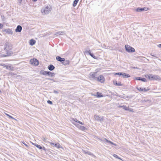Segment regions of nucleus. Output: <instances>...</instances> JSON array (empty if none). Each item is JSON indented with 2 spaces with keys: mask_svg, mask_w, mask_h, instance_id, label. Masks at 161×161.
I'll return each mask as SVG.
<instances>
[{
  "mask_svg": "<svg viewBox=\"0 0 161 161\" xmlns=\"http://www.w3.org/2000/svg\"><path fill=\"white\" fill-rule=\"evenodd\" d=\"M51 7L50 6H47L43 7L41 9V12L43 15H46L51 11Z\"/></svg>",
  "mask_w": 161,
  "mask_h": 161,
  "instance_id": "f257e3e1",
  "label": "nucleus"
},
{
  "mask_svg": "<svg viewBox=\"0 0 161 161\" xmlns=\"http://www.w3.org/2000/svg\"><path fill=\"white\" fill-rule=\"evenodd\" d=\"M149 79L151 80H154L160 81L161 80V78L160 76L158 75L151 74V76H150Z\"/></svg>",
  "mask_w": 161,
  "mask_h": 161,
  "instance_id": "f03ea898",
  "label": "nucleus"
},
{
  "mask_svg": "<svg viewBox=\"0 0 161 161\" xmlns=\"http://www.w3.org/2000/svg\"><path fill=\"white\" fill-rule=\"evenodd\" d=\"M97 72H91L89 74V76L91 79L96 80L97 79Z\"/></svg>",
  "mask_w": 161,
  "mask_h": 161,
  "instance_id": "7ed1b4c3",
  "label": "nucleus"
},
{
  "mask_svg": "<svg viewBox=\"0 0 161 161\" xmlns=\"http://www.w3.org/2000/svg\"><path fill=\"white\" fill-rule=\"evenodd\" d=\"M40 73L41 74L43 75H47L51 77H53L55 75L54 73H52L50 71H41L40 72Z\"/></svg>",
  "mask_w": 161,
  "mask_h": 161,
  "instance_id": "20e7f679",
  "label": "nucleus"
},
{
  "mask_svg": "<svg viewBox=\"0 0 161 161\" xmlns=\"http://www.w3.org/2000/svg\"><path fill=\"white\" fill-rule=\"evenodd\" d=\"M125 48L126 50L128 52H133L135 51V50L133 48L128 45H125Z\"/></svg>",
  "mask_w": 161,
  "mask_h": 161,
  "instance_id": "39448f33",
  "label": "nucleus"
},
{
  "mask_svg": "<svg viewBox=\"0 0 161 161\" xmlns=\"http://www.w3.org/2000/svg\"><path fill=\"white\" fill-rule=\"evenodd\" d=\"M31 64L35 66H37L39 64L38 60L35 58L31 59L30 60Z\"/></svg>",
  "mask_w": 161,
  "mask_h": 161,
  "instance_id": "423d86ee",
  "label": "nucleus"
},
{
  "mask_svg": "<svg viewBox=\"0 0 161 161\" xmlns=\"http://www.w3.org/2000/svg\"><path fill=\"white\" fill-rule=\"evenodd\" d=\"M105 78L103 75H100L97 77L96 80H97L101 83H103L105 81Z\"/></svg>",
  "mask_w": 161,
  "mask_h": 161,
  "instance_id": "0eeeda50",
  "label": "nucleus"
},
{
  "mask_svg": "<svg viewBox=\"0 0 161 161\" xmlns=\"http://www.w3.org/2000/svg\"><path fill=\"white\" fill-rule=\"evenodd\" d=\"M95 119L97 121H101L103 120V116H100L97 115H94Z\"/></svg>",
  "mask_w": 161,
  "mask_h": 161,
  "instance_id": "6e6552de",
  "label": "nucleus"
},
{
  "mask_svg": "<svg viewBox=\"0 0 161 161\" xmlns=\"http://www.w3.org/2000/svg\"><path fill=\"white\" fill-rule=\"evenodd\" d=\"M3 32H5L7 34L12 35L13 34V31L11 29H6L3 30Z\"/></svg>",
  "mask_w": 161,
  "mask_h": 161,
  "instance_id": "1a4fd4ad",
  "label": "nucleus"
},
{
  "mask_svg": "<svg viewBox=\"0 0 161 161\" xmlns=\"http://www.w3.org/2000/svg\"><path fill=\"white\" fill-rule=\"evenodd\" d=\"M56 59L57 60L60 61L62 63L65 61V58H62L59 56H57L56 57Z\"/></svg>",
  "mask_w": 161,
  "mask_h": 161,
  "instance_id": "9d476101",
  "label": "nucleus"
},
{
  "mask_svg": "<svg viewBox=\"0 0 161 161\" xmlns=\"http://www.w3.org/2000/svg\"><path fill=\"white\" fill-rule=\"evenodd\" d=\"M22 30V27L20 25H18L17 26V28L15 29V31L16 32H20Z\"/></svg>",
  "mask_w": 161,
  "mask_h": 161,
  "instance_id": "9b49d317",
  "label": "nucleus"
},
{
  "mask_svg": "<svg viewBox=\"0 0 161 161\" xmlns=\"http://www.w3.org/2000/svg\"><path fill=\"white\" fill-rule=\"evenodd\" d=\"M4 50L6 51H8L10 49L9 44L8 42H6L5 43L4 46Z\"/></svg>",
  "mask_w": 161,
  "mask_h": 161,
  "instance_id": "f8f14e48",
  "label": "nucleus"
},
{
  "mask_svg": "<svg viewBox=\"0 0 161 161\" xmlns=\"http://www.w3.org/2000/svg\"><path fill=\"white\" fill-rule=\"evenodd\" d=\"M65 33V31H59L58 32H56L55 33V35L56 36H58V35H60L63 34H64Z\"/></svg>",
  "mask_w": 161,
  "mask_h": 161,
  "instance_id": "ddd939ff",
  "label": "nucleus"
},
{
  "mask_svg": "<svg viewBox=\"0 0 161 161\" xmlns=\"http://www.w3.org/2000/svg\"><path fill=\"white\" fill-rule=\"evenodd\" d=\"M121 75L123 78H129L130 77L129 75L125 73H122V75Z\"/></svg>",
  "mask_w": 161,
  "mask_h": 161,
  "instance_id": "4468645a",
  "label": "nucleus"
},
{
  "mask_svg": "<svg viewBox=\"0 0 161 161\" xmlns=\"http://www.w3.org/2000/svg\"><path fill=\"white\" fill-rule=\"evenodd\" d=\"M5 67H6L7 69H8L10 70H12L13 69V68L11 66L10 64L6 65H5Z\"/></svg>",
  "mask_w": 161,
  "mask_h": 161,
  "instance_id": "2eb2a0df",
  "label": "nucleus"
},
{
  "mask_svg": "<svg viewBox=\"0 0 161 161\" xmlns=\"http://www.w3.org/2000/svg\"><path fill=\"white\" fill-rule=\"evenodd\" d=\"M136 79L137 80H141L143 82H145L147 81L146 79L145 78H143L136 77Z\"/></svg>",
  "mask_w": 161,
  "mask_h": 161,
  "instance_id": "dca6fc26",
  "label": "nucleus"
},
{
  "mask_svg": "<svg viewBox=\"0 0 161 161\" xmlns=\"http://www.w3.org/2000/svg\"><path fill=\"white\" fill-rule=\"evenodd\" d=\"M105 141H106L107 142L109 143H110V144H112L114 146H116L117 145L116 144L110 141H108V140H107L106 139H105L104 140H103V141L104 142H105Z\"/></svg>",
  "mask_w": 161,
  "mask_h": 161,
  "instance_id": "f3484780",
  "label": "nucleus"
},
{
  "mask_svg": "<svg viewBox=\"0 0 161 161\" xmlns=\"http://www.w3.org/2000/svg\"><path fill=\"white\" fill-rule=\"evenodd\" d=\"M137 89L139 91H143L144 92H147L148 90V89H146L145 88H142L140 87H137Z\"/></svg>",
  "mask_w": 161,
  "mask_h": 161,
  "instance_id": "a211bd4d",
  "label": "nucleus"
},
{
  "mask_svg": "<svg viewBox=\"0 0 161 161\" xmlns=\"http://www.w3.org/2000/svg\"><path fill=\"white\" fill-rule=\"evenodd\" d=\"M54 68L55 67L52 64H50L48 67V69L50 71L53 70Z\"/></svg>",
  "mask_w": 161,
  "mask_h": 161,
  "instance_id": "6ab92c4d",
  "label": "nucleus"
},
{
  "mask_svg": "<svg viewBox=\"0 0 161 161\" xmlns=\"http://www.w3.org/2000/svg\"><path fill=\"white\" fill-rule=\"evenodd\" d=\"M86 53H88L93 58H94V59H96V57L94 55L92 54V53H91L90 52V50H89V51H86Z\"/></svg>",
  "mask_w": 161,
  "mask_h": 161,
  "instance_id": "aec40b11",
  "label": "nucleus"
},
{
  "mask_svg": "<svg viewBox=\"0 0 161 161\" xmlns=\"http://www.w3.org/2000/svg\"><path fill=\"white\" fill-rule=\"evenodd\" d=\"M97 96L98 97H103V95L101 93L97 92Z\"/></svg>",
  "mask_w": 161,
  "mask_h": 161,
  "instance_id": "412c9836",
  "label": "nucleus"
},
{
  "mask_svg": "<svg viewBox=\"0 0 161 161\" xmlns=\"http://www.w3.org/2000/svg\"><path fill=\"white\" fill-rule=\"evenodd\" d=\"M62 64L64 65H68L69 64V61L68 60H66L63 62Z\"/></svg>",
  "mask_w": 161,
  "mask_h": 161,
  "instance_id": "4be33fe9",
  "label": "nucleus"
},
{
  "mask_svg": "<svg viewBox=\"0 0 161 161\" xmlns=\"http://www.w3.org/2000/svg\"><path fill=\"white\" fill-rule=\"evenodd\" d=\"M30 44L31 45H33L35 43V41L34 40H33V39H31L30 40Z\"/></svg>",
  "mask_w": 161,
  "mask_h": 161,
  "instance_id": "5701e85b",
  "label": "nucleus"
},
{
  "mask_svg": "<svg viewBox=\"0 0 161 161\" xmlns=\"http://www.w3.org/2000/svg\"><path fill=\"white\" fill-rule=\"evenodd\" d=\"M145 8H138L136 9V11L137 12H141L144 10Z\"/></svg>",
  "mask_w": 161,
  "mask_h": 161,
  "instance_id": "b1692460",
  "label": "nucleus"
},
{
  "mask_svg": "<svg viewBox=\"0 0 161 161\" xmlns=\"http://www.w3.org/2000/svg\"><path fill=\"white\" fill-rule=\"evenodd\" d=\"M114 84L116 86H122V84L121 82L117 83V81H115L114 82Z\"/></svg>",
  "mask_w": 161,
  "mask_h": 161,
  "instance_id": "393cba45",
  "label": "nucleus"
},
{
  "mask_svg": "<svg viewBox=\"0 0 161 161\" xmlns=\"http://www.w3.org/2000/svg\"><path fill=\"white\" fill-rule=\"evenodd\" d=\"M83 151L84 153L86 154H88L89 155H91L92 154V153H91V152H90L89 151H87V150H83Z\"/></svg>",
  "mask_w": 161,
  "mask_h": 161,
  "instance_id": "a878e982",
  "label": "nucleus"
},
{
  "mask_svg": "<svg viewBox=\"0 0 161 161\" xmlns=\"http://www.w3.org/2000/svg\"><path fill=\"white\" fill-rule=\"evenodd\" d=\"M79 1V0H75L74 1L73 4V6L74 7H75L76 5Z\"/></svg>",
  "mask_w": 161,
  "mask_h": 161,
  "instance_id": "bb28decb",
  "label": "nucleus"
},
{
  "mask_svg": "<svg viewBox=\"0 0 161 161\" xmlns=\"http://www.w3.org/2000/svg\"><path fill=\"white\" fill-rule=\"evenodd\" d=\"M34 145L36 146L37 148H39L40 149H42V147L40 145L37 144H33Z\"/></svg>",
  "mask_w": 161,
  "mask_h": 161,
  "instance_id": "cd10ccee",
  "label": "nucleus"
},
{
  "mask_svg": "<svg viewBox=\"0 0 161 161\" xmlns=\"http://www.w3.org/2000/svg\"><path fill=\"white\" fill-rule=\"evenodd\" d=\"M54 146L57 148H60L61 147V146L58 143H56L54 144Z\"/></svg>",
  "mask_w": 161,
  "mask_h": 161,
  "instance_id": "c85d7f7f",
  "label": "nucleus"
},
{
  "mask_svg": "<svg viewBox=\"0 0 161 161\" xmlns=\"http://www.w3.org/2000/svg\"><path fill=\"white\" fill-rule=\"evenodd\" d=\"M127 107H126L125 106L123 105L122 106L121 108H122L123 109H124L125 110H127L128 108Z\"/></svg>",
  "mask_w": 161,
  "mask_h": 161,
  "instance_id": "c756f323",
  "label": "nucleus"
},
{
  "mask_svg": "<svg viewBox=\"0 0 161 161\" xmlns=\"http://www.w3.org/2000/svg\"><path fill=\"white\" fill-rule=\"evenodd\" d=\"M85 127L83 126H80V129L82 130H84L85 129Z\"/></svg>",
  "mask_w": 161,
  "mask_h": 161,
  "instance_id": "7c9ffc66",
  "label": "nucleus"
},
{
  "mask_svg": "<svg viewBox=\"0 0 161 161\" xmlns=\"http://www.w3.org/2000/svg\"><path fill=\"white\" fill-rule=\"evenodd\" d=\"M127 110L129 111L130 112H133V109L131 108H129L128 107L127 109Z\"/></svg>",
  "mask_w": 161,
  "mask_h": 161,
  "instance_id": "2f4dec72",
  "label": "nucleus"
},
{
  "mask_svg": "<svg viewBox=\"0 0 161 161\" xmlns=\"http://www.w3.org/2000/svg\"><path fill=\"white\" fill-rule=\"evenodd\" d=\"M113 156L114 157L116 158H117L118 159H120V158H119L118 157V155H117L116 154H114V155H113Z\"/></svg>",
  "mask_w": 161,
  "mask_h": 161,
  "instance_id": "473e14b6",
  "label": "nucleus"
},
{
  "mask_svg": "<svg viewBox=\"0 0 161 161\" xmlns=\"http://www.w3.org/2000/svg\"><path fill=\"white\" fill-rule=\"evenodd\" d=\"M150 76H151V74L149 75H145V77L146 78H148L149 79V78H150Z\"/></svg>",
  "mask_w": 161,
  "mask_h": 161,
  "instance_id": "72a5a7b5",
  "label": "nucleus"
},
{
  "mask_svg": "<svg viewBox=\"0 0 161 161\" xmlns=\"http://www.w3.org/2000/svg\"><path fill=\"white\" fill-rule=\"evenodd\" d=\"M115 75H122V73H117L115 74Z\"/></svg>",
  "mask_w": 161,
  "mask_h": 161,
  "instance_id": "f704fd0d",
  "label": "nucleus"
},
{
  "mask_svg": "<svg viewBox=\"0 0 161 161\" xmlns=\"http://www.w3.org/2000/svg\"><path fill=\"white\" fill-rule=\"evenodd\" d=\"M47 103H48L49 104H52V102L51 101H50V100H48L47 101Z\"/></svg>",
  "mask_w": 161,
  "mask_h": 161,
  "instance_id": "c9c22d12",
  "label": "nucleus"
},
{
  "mask_svg": "<svg viewBox=\"0 0 161 161\" xmlns=\"http://www.w3.org/2000/svg\"><path fill=\"white\" fill-rule=\"evenodd\" d=\"M9 118H11V119H14L15 120H16V119H15V118H13V117H12V116H10V115H9V117H8Z\"/></svg>",
  "mask_w": 161,
  "mask_h": 161,
  "instance_id": "e433bc0d",
  "label": "nucleus"
},
{
  "mask_svg": "<svg viewBox=\"0 0 161 161\" xmlns=\"http://www.w3.org/2000/svg\"><path fill=\"white\" fill-rule=\"evenodd\" d=\"M3 26V25L1 23H0V29H2Z\"/></svg>",
  "mask_w": 161,
  "mask_h": 161,
  "instance_id": "4c0bfd02",
  "label": "nucleus"
},
{
  "mask_svg": "<svg viewBox=\"0 0 161 161\" xmlns=\"http://www.w3.org/2000/svg\"><path fill=\"white\" fill-rule=\"evenodd\" d=\"M77 122L80 124H81V125H83L84 124V123H82V122H81L80 121H77Z\"/></svg>",
  "mask_w": 161,
  "mask_h": 161,
  "instance_id": "58836bf2",
  "label": "nucleus"
},
{
  "mask_svg": "<svg viewBox=\"0 0 161 161\" xmlns=\"http://www.w3.org/2000/svg\"><path fill=\"white\" fill-rule=\"evenodd\" d=\"M42 140H43V141H44L45 142H47V141H46L47 139L46 138H43V139H42Z\"/></svg>",
  "mask_w": 161,
  "mask_h": 161,
  "instance_id": "ea45409f",
  "label": "nucleus"
},
{
  "mask_svg": "<svg viewBox=\"0 0 161 161\" xmlns=\"http://www.w3.org/2000/svg\"><path fill=\"white\" fill-rule=\"evenodd\" d=\"M48 142L50 144H51V145H54V144H54V143H52L51 142Z\"/></svg>",
  "mask_w": 161,
  "mask_h": 161,
  "instance_id": "a19ab883",
  "label": "nucleus"
},
{
  "mask_svg": "<svg viewBox=\"0 0 161 161\" xmlns=\"http://www.w3.org/2000/svg\"><path fill=\"white\" fill-rule=\"evenodd\" d=\"M73 120L75 121V122H77V121H79V120H78L76 119H73Z\"/></svg>",
  "mask_w": 161,
  "mask_h": 161,
  "instance_id": "79ce46f5",
  "label": "nucleus"
},
{
  "mask_svg": "<svg viewBox=\"0 0 161 161\" xmlns=\"http://www.w3.org/2000/svg\"><path fill=\"white\" fill-rule=\"evenodd\" d=\"M1 56H2V57H6L7 56V55H5V54H2L1 55Z\"/></svg>",
  "mask_w": 161,
  "mask_h": 161,
  "instance_id": "37998d69",
  "label": "nucleus"
},
{
  "mask_svg": "<svg viewBox=\"0 0 161 161\" xmlns=\"http://www.w3.org/2000/svg\"><path fill=\"white\" fill-rule=\"evenodd\" d=\"M0 65L1 66H3L4 67H5V65H5V64H0Z\"/></svg>",
  "mask_w": 161,
  "mask_h": 161,
  "instance_id": "c03bdc74",
  "label": "nucleus"
},
{
  "mask_svg": "<svg viewBox=\"0 0 161 161\" xmlns=\"http://www.w3.org/2000/svg\"><path fill=\"white\" fill-rule=\"evenodd\" d=\"M151 56H153V57H156V58H158V57H157L155 55H153V54H152V53H151Z\"/></svg>",
  "mask_w": 161,
  "mask_h": 161,
  "instance_id": "a18cd8bd",
  "label": "nucleus"
},
{
  "mask_svg": "<svg viewBox=\"0 0 161 161\" xmlns=\"http://www.w3.org/2000/svg\"><path fill=\"white\" fill-rule=\"evenodd\" d=\"M158 47L159 48H161V44H159L157 45Z\"/></svg>",
  "mask_w": 161,
  "mask_h": 161,
  "instance_id": "49530a36",
  "label": "nucleus"
},
{
  "mask_svg": "<svg viewBox=\"0 0 161 161\" xmlns=\"http://www.w3.org/2000/svg\"><path fill=\"white\" fill-rule=\"evenodd\" d=\"M53 92L55 93H58L57 91L55 90L53 91Z\"/></svg>",
  "mask_w": 161,
  "mask_h": 161,
  "instance_id": "de8ad7c7",
  "label": "nucleus"
},
{
  "mask_svg": "<svg viewBox=\"0 0 161 161\" xmlns=\"http://www.w3.org/2000/svg\"><path fill=\"white\" fill-rule=\"evenodd\" d=\"M22 143L23 144H24V145H25L26 147H28V145H27V144H26L25 143H24V142H22Z\"/></svg>",
  "mask_w": 161,
  "mask_h": 161,
  "instance_id": "09e8293b",
  "label": "nucleus"
},
{
  "mask_svg": "<svg viewBox=\"0 0 161 161\" xmlns=\"http://www.w3.org/2000/svg\"><path fill=\"white\" fill-rule=\"evenodd\" d=\"M22 0H18V2L19 3H21L22 2Z\"/></svg>",
  "mask_w": 161,
  "mask_h": 161,
  "instance_id": "8fccbe9b",
  "label": "nucleus"
},
{
  "mask_svg": "<svg viewBox=\"0 0 161 161\" xmlns=\"http://www.w3.org/2000/svg\"><path fill=\"white\" fill-rule=\"evenodd\" d=\"M46 79H47V80H53V79H50V78H46Z\"/></svg>",
  "mask_w": 161,
  "mask_h": 161,
  "instance_id": "3c124183",
  "label": "nucleus"
},
{
  "mask_svg": "<svg viewBox=\"0 0 161 161\" xmlns=\"http://www.w3.org/2000/svg\"><path fill=\"white\" fill-rule=\"evenodd\" d=\"M5 114H6L7 116L8 117H9V115L8 114H6V113H5Z\"/></svg>",
  "mask_w": 161,
  "mask_h": 161,
  "instance_id": "603ef678",
  "label": "nucleus"
},
{
  "mask_svg": "<svg viewBox=\"0 0 161 161\" xmlns=\"http://www.w3.org/2000/svg\"><path fill=\"white\" fill-rule=\"evenodd\" d=\"M42 149H43L44 150H45V148L44 147H43V148H42Z\"/></svg>",
  "mask_w": 161,
  "mask_h": 161,
  "instance_id": "864d4df0",
  "label": "nucleus"
},
{
  "mask_svg": "<svg viewBox=\"0 0 161 161\" xmlns=\"http://www.w3.org/2000/svg\"><path fill=\"white\" fill-rule=\"evenodd\" d=\"M121 106H119V107H119V108H121Z\"/></svg>",
  "mask_w": 161,
  "mask_h": 161,
  "instance_id": "5fc2aeb1",
  "label": "nucleus"
},
{
  "mask_svg": "<svg viewBox=\"0 0 161 161\" xmlns=\"http://www.w3.org/2000/svg\"><path fill=\"white\" fill-rule=\"evenodd\" d=\"M33 1H37V0H33Z\"/></svg>",
  "mask_w": 161,
  "mask_h": 161,
  "instance_id": "6e6d98bb",
  "label": "nucleus"
}]
</instances>
